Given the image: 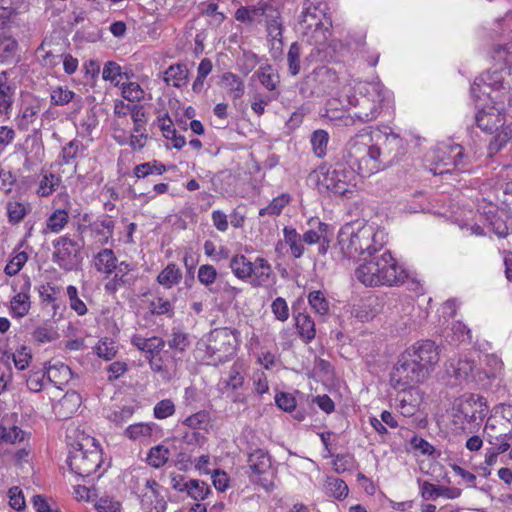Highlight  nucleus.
<instances>
[{
  "label": "nucleus",
  "mask_w": 512,
  "mask_h": 512,
  "mask_svg": "<svg viewBox=\"0 0 512 512\" xmlns=\"http://www.w3.org/2000/svg\"><path fill=\"white\" fill-rule=\"evenodd\" d=\"M389 91L380 82H371L363 86L360 95L355 98V111L353 115L338 117L329 116L331 119H338L344 126H352L357 122L368 123L379 116L383 103L388 99Z\"/></svg>",
  "instance_id": "7ed1b4c3"
},
{
  "label": "nucleus",
  "mask_w": 512,
  "mask_h": 512,
  "mask_svg": "<svg viewBox=\"0 0 512 512\" xmlns=\"http://www.w3.org/2000/svg\"><path fill=\"white\" fill-rule=\"evenodd\" d=\"M154 426L153 423H136L126 428L125 435L131 440L142 441L151 437Z\"/></svg>",
  "instance_id": "49530a36"
},
{
  "label": "nucleus",
  "mask_w": 512,
  "mask_h": 512,
  "mask_svg": "<svg viewBox=\"0 0 512 512\" xmlns=\"http://www.w3.org/2000/svg\"><path fill=\"white\" fill-rule=\"evenodd\" d=\"M407 153L406 142L397 134L389 133L382 137V142L375 144V159L379 170L399 162Z\"/></svg>",
  "instance_id": "9d476101"
},
{
  "label": "nucleus",
  "mask_w": 512,
  "mask_h": 512,
  "mask_svg": "<svg viewBox=\"0 0 512 512\" xmlns=\"http://www.w3.org/2000/svg\"><path fill=\"white\" fill-rule=\"evenodd\" d=\"M217 278V270L213 265L204 264L198 269V280L206 287L212 285Z\"/></svg>",
  "instance_id": "338daca9"
},
{
  "label": "nucleus",
  "mask_w": 512,
  "mask_h": 512,
  "mask_svg": "<svg viewBox=\"0 0 512 512\" xmlns=\"http://www.w3.org/2000/svg\"><path fill=\"white\" fill-rule=\"evenodd\" d=\"M475 122L482 131L493 133L503 124V115L499 109L489 107L488 109H482L476 113Z\"/></svg>",
  "instance_id": "412c9836"
},
{
  "label": "nucleus",
  "mask_w": 512,
  "mask_h": 512,
  "mask_svg": "<svg viewBox=\"0 0 512 512\" xmlns=\"http://www.w3.org/2000/svg\"><path fill=\"white\" fill-rule=\"evenodd\" d=\"M337 79L338 77L336 72L326 66L316 67L312 73L307 76V82L316 83L318 85V89L322 92H326L332 88L337 82Z\"/></svg>",
  "instance_id": "b1692460"
},
{
  "label": "nucleus",
  "mask_w": 512,
  "mask_h": 512,
  "mask_svg": "<svg viewBox=\"0 0 512 512\" xmlns=\"http://www.w3.org/2000/svg\"><path fill=\"white\" fill-rule=\"evenodd\" d=\"M53 212L48 216L45 222L43 233H60L69 222V211L71 203L69 195L66 193L58 194L53 199Z\"/></svg>",
  "instance_id": "ddd939ff"
},
{
  "label": "nucleus",
  "mask_w": 512,
  "mask_h": 512,
  "mask_svg": "<svg viewBox=\"0 0 512 512\" xmlns=\"http://www.w3.org/2000/svg\"><path fill=\"white\" fill-rule=\"evenodd\" d=\"M133 270V266L125 261L117 264L114 276L105 283V291L109 294H115L121 288L132 287L137 279L132 273Z\"/></svg>",
  "instance_id": "6ab92c4d"
},
{
  "label": "nucleus",
  "mask_w": 512,
  "mask_h": 512,
  "mask_svg": "<svg viewBox=\"0 0 512 512\" xmlns=\"http://www.w3.org/2000/svg\"><path fill=\"white\" fill-rule=\"evenodd\" d=\"M28 260L26 252L17 253L6 265L5 273L9 276L16 275Z\"/></svg>",
  "instance_id": "774afa93"
},
{
  "label": "nucleus",
  "mask_w": 512,
  "mask_h": 512,
  "mask_svg": "<svg viewBox=\"0 0 512 512\" xmlns=\"http://www.w3.org/2000/svg\"><path fill=\"white\" fill-rule=\"evenodd\" d=\"M290 202L288 194H281L275 197L269 205L259 210V216H278L281 214L283 208Z\"/></svg>",
  "instance_id": "864d4df0"
},
{
  "label": "nucleus",
  "mask_w": 512,
  "mask_h": 512,
  "mask_svg": "<svg viewBox=\"0 0 512 512\" xmlns=\"http://www.w3.org/2000/svg\"><path fill=\"white\" fill-rule=\"evenodd\" d=\"M37 53L40 57V62L43 66L48 68H54L57 66L62 59L61 53L55 49L50 41L44 40L37 49Z\"/></svg>",
  "instance_id": "473e14b6"
},
{
  "label": "nucleus",
  "mask_w": 512,
  "mask_h": 512,
  "mask_svg": "<svg viewBox=\"0 0 512 512\" xmlns=\"http://www.w3.org/2000/svg\"><path fill=\"white\" fill-rule=\"evenodd\" d=\"M337 239L343 258L367 260L384 249L387 234L374 225L355 221L342 226Z\"/></svg>",
  "instance_id": "f257e3e1"
},
{
  "label": "nucleus",
  "mask_w": 512,
  "mask_h": 512,
  "mask_svg": "<svg viewBox=\"0 0 512 512\" xmlns=\"http://www.w3.org/2000/svg\"><path fill=\"white\" fill-rule=\"evenodd\" d=\"M300 56L301 47L297 42H293L287 54L288 70L292 76H296L300 72Z\"/></svg>",
  "instance_id": "bf43d9fd"
},
{
  "label": "nucleus",
  "mask_w": 512,
  "mask_h": 512,
  "mask_svg": "<svg viewBox=\"0 0 512 512\" xmlns=\"http://www.w3.org/2000/svg\"><path fill=\"white\" fill-rule=\"evenodd\" d=\"M222 80L229 89L230 95L234 99H240L245 93V85L243 80L231 72H226L222 76Z\"/></svg>",
  "instance_id": "de8ad7c7"
},
{
  "label": "nucleus",
  "mask_w": 512,
  "mask_h": 512,
  "mask_svg": "<svg viewBox=\"0 0 512 512\" xmlns=\"http://www.w3.org/2000/svg\"><path fill=\"white\" fill-rule=\"evenodd\" d=\"M457 410L468 423H475L486 416L488 406L484 397L471 394L461 400Z\"/></svg>",
  "instance_id": "dca6fc26"
},
{
  "label": "nucleus",
  "mask_w": 512,
  "mask_h": 512,
  "mask_svg": "<svg viewBox=\"0 0 512 512\" xmlns=\"http://www.w3.org/2000/svg\"><path fill=\"white\" fill-rule=\"evenodd\" d=\"M329 135L325 130H316L311 137V144L313 151L317 157H324L326 155Z\"/></svg>",
  "instance_id": "13d9d810"
},
{
  "label": "nucleus",
  "mask_w": 512,
  "mask_h": 512,
  "mask_svg": "<svg viewBox=\"0 0 512 512\" xmlns=\"http://www.w3.org/2000/svg\"><path fill=\"white\" fill-rule=\"evenodd\" d=\"M163 492L164 488L155 479H147L139 495L142 511L165 512L167 509V501Z\"/></svg>",
  "instance_id": "f8f14e48"
},
{
  "label": "nucleus",
  "mask_w": 512,
  "mask_h": 512,
  "mask_svg": "<svg viewBox=\"0 0 512 512\" xmlns=\"http://www.w3.org/2000/svg\"><path fill=\"white\" fill-rule=\"evenodd\" d=\"M328 225L323 222H318L317 230H307L302 234L304 244L313 245L318 244L319 254L325 255L329 248V240L326 238V229Z\"/></svg>",
  "instance_id": "a878e982"
},
{
  "label": "nucleus",
  "mask_w": 512,
  "mask_h": 512,
  "mask_svg": "<svg viewBox=\"0 0 512 512\" xmlns=\"http://www.w3.org/2000/svg\"><path fill=\"white\" fill-rule=\"evenodd\" d=\"M149 311L155 316L165 315L172 318L174 316V305L168 298L157 296L150 302Z\"/></svg>",
  "instance_id": "37998d69"
},
{
  "label": "nucleus",
  "mask_w": 512,
  "mask_h": 512,
  "mask_svg": "<svg viewBox=\"0 0 512 512\" xmlns=\"http://www.w3.org/2000/svg\"><path fill=\"white\" fill-rule=\"evenodd\" d=\"M85 146L82 141L73 139L65 144L61 150V159L64 164H73L79 156H82Z\"/></svg>",
  "instance_id": "4c0bfd02"
},
{
  "label": "nucleus",
  "mask_w": 512,
  "mask_h": 512,
  "mask_svg": "<svg viewBox=\"0 0 512 512\" xmlns=\"http://www.w3.org/2000/svg\"><path fill=\"white\" fill-rule=\"evenodd\" d=\"M39 113L38 105H27L23 107L16 116L15 122L19 130L26 131L35 122Z\"/></svg>",
  "instance_id": "a19ab883"
},
{
  "label": "nucleus",
  "mask_w": 512,
  "mask_h": 512,
  "mask_svg": "<svg viewBox=\"0 0 512 512\" xmlns=\"http://www.w3.org/2000/svg\"><path fill=\"white\" fill-rule=\"evenodd\" d=\"M83 246V240L72 239L69 235L59 237L53 241V262L65 271L77 270L82 264Z\"/></svg>",
  "instance_id": "1a4fd4ad"
},
{
  "label": "nucleus",
  "mask_w": 512,
  "mask_h": 512,
  "mask_svg": "<svg viewBox=\"0 0 512 512\" xmlns=\"http://www.w3.org/2000/svg\"><path fill=\"white\" fill-rule=\"evenodd\" d=\"M168 345L171 349L183 352L190 345L189 336L185 332L173 329Z\"/></svg>",
  "instance_id": "0e129e2a"
},
{
  "label": "nucleus",
  "mask_w": 512,
  "mask_h": 512,
  "mask_svg": "<svg viewBox=\"0 0 512 512\" xmlns=\"http://www.w3.org/2000/svg\"><path fill=\"white\" fill-rule=\"evenodd\" d=\"M355 277L365 286H394L403 283L407 277L404 269L398 265L390 251L374 254L364 260L355 270Z\"/></svg>",
  "instance_id": "f03ea898"
},
{
  "label": "nucleus",
  "mask_w": 512,
  "mask_h": 512,
  "mask_svg": "<svg viewBox=\"0 0 512 512\" xmlns=\"http://www.w3.org/2000/svg\"><path fill=\"white\" fill-rule=\"evenodd\" d=\"M29 211L30 209L28 205L16 200H9L6 204V213L8 221L11 224L20 223Z\"/></svg>",
  "instance_id": "79ce46f5"
},
{
  "label": "nucleus",
  "mask_w": 512,
  "mask_h": 512,
  "mask_svg": "<svg viewBox=\"0 0 512 512\" xmlns=\"http://www.w3.org/2000/svg\"><path fill=\"white\" fill-rule=\"evenodd\" d=\"M270 93L280 92V76L271 65L261 66L253 75Z\"/></svg>",
  "instance_id": "c756f323"
},
{
  "label": "nucleus",
  "mask_w": 512,
  "mask_h": 512,
  "mask_svg": "<svg viewBox=\"0 0 512 512\" xmlns=\"http://www.w3.org/2000/svg\"><path fill=\"white\" fill-rule=\"evenodd\" d=\"M81 405V396L75 391L67 392L53 405V411L61 420L72 417Z\"/></svg>",
  "instance_id": "4be33fe9"
},
{
  "label": "nucleus",
  "mask_w": 512,
  "mask_h": 512,
  "mask_svg": "<svg viewBox=\"0 0 512 512\" xmlns=\"http://www.w3.org/2000/svg\"><path fill=\"white\" fill-rule=\"evenodd\" d=\"M188 69L184 64H174L165 71L164 81L174 87L181 88L187 84Z\"/></svg>",
  "instance_id": "f704fd0d"
},
{
  "label": "nucleus",
  "mask_w": 512,
  "mask_h": 512,
  "mask_svg": "<svg viewBox=\"0 0 512 512\" xmlns=\"http://www.w3.org/2000/svg\"><path fill=\"white\" fill-rule=\"evenodd\" d=\"M181 279L182 272L174 263H169L157 276V282L167 289L179 284Z\"/></svg>",
  "instance_id": "e433bc0d"
},
{
  "label": "nucleus",
  "mask_w": 512,
  "mask_h": 512,
  "mask_svg": "<svg viewBox=\"0 0 512 512\" xmlns=\"http://www.w3.org/2000/svg\"><path fill=\"white\" fill-rule=\"evenodd\" d=\"M131 343L139 350L145 352L150 357L159 353L165 346V341L160 337L144 338L141 335H133Z\"/></svg>",
  "instance_id": "c85d7f7f"
},
{
  "label": "nucleus",
  "mask_w": 512,
  "mask_h": 512,
  "mask_svg": "<svg viewBox=\"0 0 512 512\" xmlns=\"http://www.w3.org/2000/svg\"><path fill=\"white\" fill-rule=\"evenodd\" d=\"M441 153L439 164L443 168L438 174L450 173L452 169H461L466 165L464 148L459 144L445 145L439 149Z\"/></svg>",
  "instance_id": "a211bd4d"
},
{
  "label": "nucleus",
  "mask_w": 512,
  "mask_h": 512,
  "mask_svg": "<svg viewBox=\"0 0 512 512\" xmlns=\"http://www.w3.org/2000/svg\"><path fill=\"white\" fill-rule=\"evenodd\" d=\"M232 338L231 332L226 328L216 329L210 333L206 351L210 357L214 358L215 363L229 360L234 353Z\"/></svg>",
  "instance_id": "9b49d317"
},
{
  "label": "nucleus",
  "mask_w": 512,
  "mask_h": 512,
  "mask_svg": "<svg viewBox=\"0 0 512 512\" xmlns=\"http://www.w3.org/2000/svg\"><path fill=\"white\" fill-rule=\"evenodd\" d=\"M166 171V166L156 160L145 162L135 166L134 175L137 178H145L149 175H162Z\"/></svg>",
  "instance_id": "09e8293b"
},
{
  "label": "nucleus",
  "mask_w": 512,
  "mask_h": 512,
  "mask_svg": "<svg viewBox=\"0 0 512 512\" xmlns=\"http://www.w3.org/2000/svg\"><path fill=\"white\" fill-rule=\"evenodd\" d=\"M67 463L73 473L80 477H89L101 466L102 455L94 444V439L85 438L71 445Z\"/></svg>",
  "instance_id": "0eeeda50"
},
{
  "label": "nucleus",
  "mask_w": 512,
  "mask_h": 512,
  "mask_svg": "<svg viewBox=\"0 0 512 512\" xmlns=\"http://www.w3.org/2000/svg\"><path fill=\"white\" fill-rule=\"evenodd\" d=\"M41 176L42 177L39 181V185L36 190V194L39 197H48L60 185L61 179L59 176H57L53 173H48V172H42Z\"/></svg>",
  "instance_id": "58836bf2"
},
{
  "label": "nucleus",
  "mask_w": 512,
  "mask_h": 512,
  "mask_svg": "<svg viewBox=\"0 0 512 512\" xmlns=\"http://www.w3.org/2000/svg\"><path fill=\"white\" fill-rule=\"evenodd\" d=\"M25 432L17 426L5 427L0 424V444H15L24 440Z\"/></svg>",
  "instance_id": "5fc2aeb1"
},
{
  "label": "nucleus",
  "mask_w": 512,
  "mask_h": 512,
  "mask_svg": "<svg viewBox=\"0 0 512 512\" xmlns=\"http://www.w3.org/2000/svg\"><path fill=\"white\" fill-rule=\"evenodd\" d=\"M75 98V93L67 87L57 86L50 92V101L52 105L64 106L72 102Z\"/></svg>",
  "instance_id": "4d7b16f0"
},
{
  "label": "nucleus",
  "mask_w": 512,
  "mask_h": 512,
  "mask_svg": "<svg viewBox=\"0 0 512 512\" xmlns=\"http://www.w3.org/2000/svg\"><path fill=\"white\" fill-rule=\"evenodd\" d=\"M248 465L253 474L262 476L271 468V458L267 451L256 449L248 456Z\"/></svg>",
  "instance_id": "cd10ccee"
},
{
  "label": "nucleus",
  "mask_w": 512,
  "mask_h": 512,
  "mask_svg": "<svg viewBox=\"0 0 512 512\" xmlns=\"http://www.w3.org/2000/svg\"><path fill=\"white\" fill-rule=\"evenodd\" d=\"M115 222L109 216L97 218L89 225L92 235L98 243L106 244L113 237Z\"/></svg>",
  "instance_id": "393cba45"
},
{
  "label": "nucleus",
  "mask_w": 512,
  "mask_h": 512,
  "mask_svg": "<svg viewBox=\"0 0 512 512\" xmlns=\"http://www.w3.org/2000/svg\"><path fill=\"white\" fill-rule=\"evenodd\" d=\"M55 371H59L64 376H69L71 373L70 368L63 363L50 367L47 373L41 369L37 371H30L26 379L28 389L32 392H40L43 389V383L46 376L50 381H53L52 375Z\"/></svg>",
  "instance_id": "aec40b11"
},
{
  "label": "nucleus",
  "mask_w": 512,
  "mask_h": 512,
  "mask_svg": "<svg viewBox=\"0 0 512 512\" xmlns=\"http://www.w3.org/2000/svg\"><path fill=\"white\" fill-rule=\"evenodd\" d=\"M245 364L242 361H236L231 366L227 379L226 386L233 391L240 389L244 384Z\"/></svg>",
  "instance_id": "ea45409f"
},
{
  "label": "nucleus",
  "mask_w": 512,
  "mask_h": 512,
  "mask_svg": "<svg viewBox=\"0 0 512 512\" xmlns=\"http://www.w3.org/2000/svg\"><path fill=\"white\" fill-rule=\"evenodd\" d=\"M95 352L100 358L109 361L116 356L117 346L111 339L104 338L101 339L95 347Z\"/></svg>",
  "instance_id": "680f3d73"
},
{
  "label": "nucleus",
  "mask_w": 512,
  "mask_h": 512,
  "mask_svg": "<svg viewBox=\"0 0 512 512\" xmlns=\"http://www.w3.org/2000/svg\"><path fill=\"white\" fill-rule=\"evenodd\" d=\"M308 179L322 194L346 195L351 192L349 187L353 180V173L343 164L322 165L312 171Z\"/></svg>",
  "instance_id": "423d86ee"
},
{
  "label": "nucleus",
  "mask_w": 512,
  "mask_h": 512,
  "mask_svg": "<svg viewBox=\"0 0 512 512\" xmlns=\"http://www.w3.org/2000/svg\"><path fill=\"white\" fill-rule=\"evenodd\" d=\"M280 92L269 93L268 95H263L257 93L253 96V101L251 102V109L257 116H262L265 113V108L272 101L278 99Z\"/></svg>",
  "instance_id": "6e6d98bb"
},
{
  "label": "nucleus",
  "mask_w": 512,
  "mask_h": 512,
  "mask_svg": "<svg viewBox=\"0 0 512 512\" xmlns=\"http://www.w3.org/2000/svg\"><path fill=\"white\" fill-rule=\"evenodd\" d=\"M30 309V295L17 293L11 299V313L16 318H22L28 314Z\"/></svg>",
  "instance_id": "8fccbe9b"
},
{
  "label": "nucleus",
  "mask_w": 512,
  "mask_h": 512,
  "mask_svg": "<svg viewBox=\"0 0 512 512\" xmlns=\"http://www.w3.org/2000/svg\"><path fill=\"white\" fill-rule=\"evenodd\" d=\"M328 6L323 0H305L299 20V30L311 44H324L330 36L332 25L327 15Z\"/></svg>",
  "instance_id": "20e7f679"
},
{
  "label": "nucleus",
  "mask_w": 512,
  "mask_h": 512,
  "mask_svg": "<svg viewBox=\"0 0 512 512\" xmlns=\"http://www.w3.org/2000/svg\"><path fill=\"white\" fill-rule=\"evenodd\" d=\"M429 373L412 356L403 352L391 373V385L397 390L413 389L422 383Z\"/></svg>",
  "instance_id": "6e6552de"
},
{
  "label": "nucleus",
  "mask_w": 512,
  "mask_h": 512,
  "mask_svg": "<svg viewBox=\"0 0 512 512\" xmlns=\"http://www.w3.org/2000/svg\"><path fill=\"white\" fill-rule=\"evenodd\" d=\"M115 86L120 87L123 98L130 102H139L144 98V90L136 82H127L122 84L116 82Z\"/></svg>",
  "instance_id": "603ef678"
},
{
  "label": "nucleus",
  "mask_w": 512,
  "mask_h": 512,
  "mask_svg": "<svg viewBox=\"0 0 512 512\" xmlns=\"http://www.w3.org/2000/svg\"><path fill=\"white\" fill-rule=\"evenodd\" d=\"M284 242L289 246L292 256L298 259L303 256L305 248L302 235L292 226L283 228Z\"/></svg>",
  "instance_id": "2f4dec72"
},
{
  "label": "nucleus",
  "mask_w": 512,
  "mask_h": 512,
  "mask_svg": "<svg viewBox=\"0 0 512 512\" xmlns=\"http://www.w3.org/2000/svg\"><path fill=\"white\" fill-rule=\"evenodd\" d=\"M327 488L329 493L338 500L345 499L349 492L345 481L339 478H328Z\"/></svg>",
  "instance_id": "e2e57ef3"
},
{
  "label": "nucleus",
  "mask_w": 512,
  "mask_h": 512,
  "mask_svg": "<svg viewBox=\"0 0 512 512\" xmlns=\"http://www.w3.org/2000/svg\"><path fill=\"white\" fill-rule=\"evenodd\" d=\"M405 352L409 353L428 373L439 361L438 347L431 340L417 342Z\"/></svg>",
  "instance_id": "2eb2a0df"
},
{
  "label": "nucleus",
  "mask_w": 512,
  "mask_h": 512,
  "mask_svg": "<svg viewBox=\"0 0 512 512\" xmlns=\"http://www.w3.org/2000/svg\"><path fill=\"white\" fill-rule=\"evenodd\" d=\"M18 150H21L24 155L23 169L25 171H32L34 166L42 163L45 156V148L40 133L36 130L29 134L24 144L18 145Z\"/></svg>",
  "instance_id": "4468645a"
},
{
  "label": "nucleus",
  "mask_w": 512,
  "mask_h": 512,
  "mask_svg": "<svg viewBox=\"0 0 512 512\" xmlns=\"http://www.w3.org/2000/svg\"><path fill=\"white\" fill-rule=\"evenodd\" d=\"M264 23L269 39L271 41H278L282 44L283 24L280 11L272 6L264 18Z\"/></svg>",
  "instance_id": "bb28decb"
},
{
  "label": "nucleus",
  "mask_w": 512,
  "mask_h": 512,
  "mask_svg": "<svg viewBox=\"0 0 512 512\" xmlns=\"http://www.w3.org/2000/svg\"><path fill=\"white\" fill-rule=\"evenodd\" d=\"M308 301L312 309L319 315H325L329 311V302L321 291L309 293Z\"/></svg>",
  "instance_id": "052dcab7"
},
{
  "label": "nucleus",
  "mask_w": 512,
  "mask_h": 512,
  "mask_svg": "<svg viewBox=\"0 0 512 512\" xmlns=\"http://www.w3.org/2000/svg\"><path fill=\"white\" fill-rule=\"evenodd\" d=\"M67 295L71 309H73L78 315H84L87 313V307L85 303L78 297L77 288L73 285L67 287Z\"/></svg>",
  "instance_id": "69168bd1"
},
{
  "label": "nucleus",
  "mask_w": 512,
  "mask_h": 512,
  "mask_svg": "<svg viewBox=\"0 0 512 512\" xmlns=\"http://www.w3.org/2000/svg\"><path fill=\"white\" fill-rule=\"evenodd\" d=\"M229 267L235 277L240 280H247L253 276L255 267L252 262L242 254H236L230 259Z\"/></svg>",
  "instance_id": "7c9ffc66"
},
{
  "label": "nucleus",
  "mask_w": 512,
  "mask_h": 512,
  "mask_svg": "<svg viewBox=\"0 0 512 512\" xmlns=\"http://www.w3.org/2000/svg\"><path fill=\"white\" fill-rule=\"evenodd\" d=\"M117 266V258L112 249H102L95 256V267L97 271L105 274L114 272Z\"/></svg>",
  "instance_id": "72a5a7b5"
},
{
  "label": "nucleus",
  "mask_w": 512,
  "mask_h": 512,
  "mask_svg": "<svg viewBox=\"0 0 512 512\" xmlns=\"http://www.w3.org/2000/svg\"><path fill=\"white\" fill-rule=\"evenodd\" d=\"M375 144L368 133H358L352 137L346 146L345 159L349 169L357 171L361 176H369L379 171L375 159Z\"/></svg>",
  "instance_id": "39448f33"
},
{
  "label": "nucleus",
  "mask_w": 512,
  "mask_h": 512,
  "mask_svg": "<svg viewBox=\"0 0 512 512\" xmlns=\"http://www.w3.org/2000/svg\"><path fill=\"white\" fill-rule=\"evenodd\" d=\"M170 457V451L169 449L162 445H156L152 447L147 455V463L152 466L153 468H160L163 467Z\"/></svg>",
  "instance_id": "c03bdc74"
},
{
  "label": "nucleus",
  "mask_w": 512,
  "mask_h": 512,
  "mask_svg": "<svg viewBox=\"0 0 512 512\" xmlns=\"http://www.w3.org/2000/svg\"><path fill=\"white\" fill-rule=\"evenodd\" d=\"M475 370L474 362L469 359H459L453 366V377L458 383L469 381Z\"/></svg>",
  "instance_id": "a18cd8bd"
},
{
  "label": "nucleus",
  "mask_w": 512,
  "mask_h": 512,
  "mask_svg": "<svg viewBox=\"0 0 512 512\" xmlns=\"http://www.w3.org/2000/svg\"><path fill=\"white\" fill-rule=\"evenodd\" d=\"M396 407L404 417L413 416L419 407L420 399L417 391L413 389L399 390L395 398Z\"/></svg>",
  "instance_id": "5701e85b"
},
{
  "label": "nucleus",
  "mask_w": 512,
  "mask_h": 512,
  "mask_svg": "<svg viewBox=\"0 0 512 512\" xmlns=\"http://www.w3.org/2000/svg\"><path fill=\"white\" fill-rule=\"evenodd\" d=\"M295 324L300 337L305 342H310L315 338V323L310 315L306 313H298V315L295 316Z\"/></svg>",
  "instance_id": "c9c22d12"
},
{
  "label": "nucleus",
  "mask_w": 512,
  "mask_h": 512,
  "mask_svg": "<svg viewBox=\"0 0 512 512\" xmlns=\"http://www.w3.org/2000/svg\"><path fill=\"white\" fill-rule=\"evenodd\" d=\"M186 493L193 500L201 501L204 500L211 493V489L203 481L197 479H190L188 480Z\"/></svg>",
  "instance_id": "3c124183"
},
{
  "label": "nucleus",
  "mask_w": 512,
  "mask_h": 512,
  "mask_svg": "<svg viewBox=\"0 0 512 512\" xmlns=\"http://www.w3.org/2000/svg\"><path fill=\"white\" fill-rule=\"evenodd\" d=\"M479 80L488 90L502 91L503 98L512 91V69L487 71L479 76Z\"/></svg>",
  "instance_id": "f3484780"
}]
</instances>
